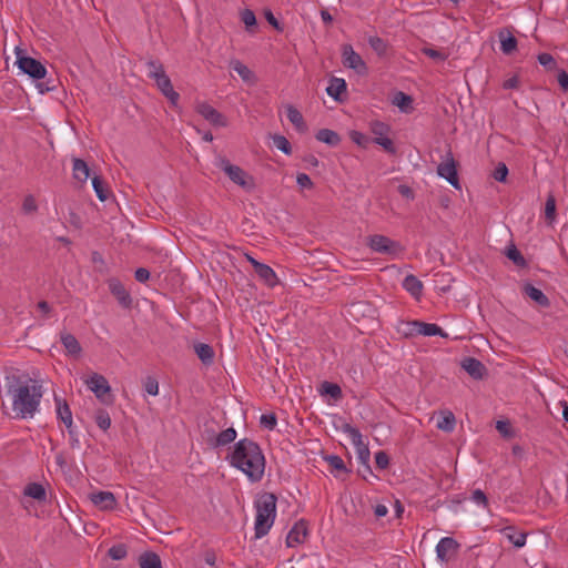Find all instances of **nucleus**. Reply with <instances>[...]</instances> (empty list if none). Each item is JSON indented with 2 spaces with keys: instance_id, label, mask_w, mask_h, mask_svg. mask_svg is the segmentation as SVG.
<instances>
[{
  "instance_id": "f03ea898",
  "label": "nucleus",
  "mask_w": 568,
  "mask_h": 568,
  "mask_svg": "<svg viewBox=\"0 0 568 568\" xmlns=\"http://www.w3.org/2000/svg\"><path fill=\"white\" fill-rule=\"evenodd\" d=\"M12 399V410L21 419L33 418L39 410L43 396L42 386L34 381L18 383L9 388Z\"/></svg>"
},
{
  "instance_id": "09e8293b",
  "label": "nucleus",
  "mask_w": 568,
  "mask_h": 568,
  "mask_svg": "<svg viewBox=\"0 0 568 568\" xmlns=\"http://www.w3.org/2000/svg\"><path fill=\"white\" fill-rule=\"evenodd\" d=\"M423 53L435 61H444L447 54L444 51L436 50L434 48H423Z\"/></svg>"
},
{
  "instance_id": "473e14b6",
  "label": "nucleus",
  "mask_w": 568,
  "mask_h": 568,
  "mask_svg": "<svg viewBox=\"0 0 568 568\" xmlns=\"http://www.w3.org/2000/svg\"><path fill=\"white\" fill-rule=\"evenodd\" d=\"M456 425V418L449 410L443 412L440 418L437 420V428L444 432H453Z\"/></svg>"
},
{
  "instance_id": "c03bdc74",
  "label": "nucleus",
  "mask_w": 568,
  "mask_h": 568,
  "mask_svg": "<svg viewBox=\"0 0 568 568\" xmlns=\"http://www.w3.org/2000/svg\"><path fill=\"white\" fill-rule=\"evenodd\" d=\"M38 204L33 195H27L22 202V211L24 214H32L37 212Z\"/></svg>"
},
{
  "instance_id": "2eb2a0df",
  "label": "nucleus",
  "mask_w": 568,
  "mask_h": 568,
  "mask_svg": "<svg viewBox=\"0 0 568 568\" xmlns=\"http://www.w3.org/2000/svg\"><path fill=\"white\" fill-rule=\"evenodd\" d=\"M54 404H55V413H57L58 419H60L65 425L70 435H72L73 417H72V412H71L68 403L64 399H62L61 397L55 395Z\"/></svg>"
},
{
  "instance_id": "338daca9",
  "label": "nucleus",
  "mask_w": 568,
  "mask_h": 568,
  "mask_svg": "<svg viewBox=\"0 0 568 568\" xmlns=\"http://www.w3.org/2000/svg\"><path fill=\"white\" fill-rule=\"evenodd\" d=\"M518 83H519L518 78L511 77L504 82V88L505 89H516L518 87Z\"/></svg>"
},
{
  "instance_id": "9b49d317",
  "label": "nucleus",
  "mask_w": 568,
  "mask_h": 568,
  "mask_svg": "<svg viewBox=\"0 0 568 568\" xmlns=\"http://www.w3.org/2000/svg\"><path fill=\"white\" fill-rule=\"evenodd\" d=\"M371 131L375 135L374 142L381 145L386 152L395 153L393 141L387 136L389 126L381 121L371 123Z\"/></svg>"
},
{
  "instance_id": "f257e3e1",
  "label": "nucleus",
  "mask_w": 568,
  "mask_h": 568,
  "mask_svg": "<svg viewBox=\"0 0 568 568\" xmlns=\"http://www.w3.org/2000/svg\"><path fill=\"white\" fill-rule=\"evenodd\" d=\"M227 460L252 483L260 481L264 476L265 457L260 446L251 439L239 440L227 456Z\"/></svg>"
},
{
  "instance_id": "5fc2aeb1",
  "label": "nucleus",
  "mask_w": 568,
  "mask_h": 568,
  "mask_svg": "<svg viewBox=\"0 0 568 568\" xmlns=\"http://www.w3.org/2000/svg\"><path fill=\"white\" fill-rule=\"evenodd\" d=\"M261 425L264 426L267 429H273L276 426V417L274 414H263L261 416Z\"/></svg>"
},
{
  "instance_id": "de8ad7c7",
  "label": "nucleus",
  "mask_w": 568,
  "mask_h": 568,
  "mask_svg": "<svg viewBox=\"0 0 568 568\" xmlns=\"http://www.w3.org/2000/svg\"><path fill=\"white\" fill-rule=\"evenodd\" d=\"M241 20L245 24L246 29L250 30L256 24V18L252 10L245 9L241 12Z\"/></svg>"
},
{
  "instance_id": "3c124183",
  "label": "nucleus",
  "mask_w": 568,
  "mask_h": 568,
  "mask_svg": "<svg viewBox=\"0 0 568 568\" xmlns=\"http://www.w3.org/2000/svg\"><path fill=\"white\" fill-rule=\"evenodd\" d=\"M538 62L548 70H552L556 67V61L549 53H540L538 55Z\"/></svg>"
},
{
  "instance_id": "c756f323",
  "label": "nucleus",
  "mask_w": 568,
  "mask_h": 568,
  "mask_svg": "<svg viewBox=\"0 0 568 568\" xmlns=\"http://www.w3.org/2000/svg\"><path fill=\"white\" fill-rule=\"evenodd\" d=\"M73 178L78 180L79 182H85L90 176V170L88 164L80 160L74 159L73 160Z\"/></svg>"
},
{
  "instance_id": "6e6d98bb",
  "label": "nucleus",
  "mask_w": 568,
  "mask_h": 568,
  "mask_svg": "<svg viewBox=\"0 0 568 568\" xmlns=\"http://www.w3.org/2000/svg\"><path fill=\"white\" fill-rule=\"evenodd\" d=\"M508 169L504 163H499L494 171V179L498 182H504L507 178Z\"/></svg>"
},
{
  "instance_id": "13d9d810",
  "label": "nucleus",
  "mask_w": 568,
  "mask_h": 568,
  "mask_svg": "<svg viewBox=\"0 0 568 568\" xmlns=\"http://www.w3.org/2000/svg\"><path fill=\"white\" fill-rule=\"evenodd\" d=\"M470 499H471V501H474L475 504H477L479 506H483V507L487 506V497L484 494V491L480 489L474 490Z\"/></svg>"
},
{
  "instance_id": "0e129e2a",
  "label": "nucleus",
  "mask_w": 568,
  "mask_h": 568,
  "mask_svg": "<svg viewBox=\"0 0 568 568\" xmlns=\"http://www.w3.org/2000/svg\"><path fill=\"white\" fill-rule=\"evenodd\" d=\"M558 83L564 90H568V73L566 71L558 73Z\"/></svg>"
},
{
  "instance_id": "7c9ffc66",
  "label": "nucleus",
  "mask_w": 568,
  "mask_h": 568,
  "mask_svg": "<svg viewBox=\"0 0 568 568\" xmlns=\"http://www.w3.org/2000/svg\"><path fill=\"white\" fill-rule=\"evenodd\" d=\"M316 139L320 142L328 144L331 146H336L341 142L339 135L329 129H322L316 133Z\"/></svg>"
},
{
  "instance_id": "69168bd1",
  "label": "nucleus",
  "mask_w": 568,
  "mask_h": 568,
  "mask_svg": "<svg viewBox=\"0 0 568 568\" xmlns=\"http://www.w3.org/2000/svg\"><path fill=\"white\" fill-rule=\"evenodd\" d=\"M265 18L270 24H272L275 29L282 30L277 19L274 17V14L271 11L265 12Z\"/></svg>"
},
{
  "instance_id": "dca6fc26",
  "label": "nucleus",
  "mask_w": 568,
  "mask_h": 568,
  "mask_svg": "<svg viewBox=\"0 0 568 568\" xmlns=\"http://www.w3.org/2000/svg\"><path fill=\"white\" fill-rule=\"evenodd\" d=\"M92 504L101 510H112L116 507V498L111 491H95L90 495Z\"/></svg>"
},
{
  "instance_id": "423d86ee",
  "label": "nucleus",
  "mask_w": 568,
  "mask_h": 568,
  "mask_svg": "<svg viewBox=\"0 0 568 568\" xmlns=\"http://www.w3.org/2000/svg\"><path fill=\"white\" fill-rule=\"evenodd\" d=\"M366 244L373 252L390 257H397L403 252L398 242L382 234L369 235L366 239Z\"/></svg>"
},
{
  "instance_id": "f8f14e48",
  "label": "nucleus",
  "mask_w": 568,
  "mask_h": 568,
  "mask_svg": "<svg viewBox=\"0 0 568 568\" xmlns=\"http://www.w3.org/2000/svg\"><path fill=\"white\" fill-rule=\"evenodd\" d=\"M459 544L452 537H443L436 545V558L440 562H448L458 551Z\"/></svg>"
},
{
  "instance_id": "4c0bfd02",
  "label": "nucleus",
  "mask_w": 568,
  "mask_h": 568,
  "mask_svg": "<svg viewBox=\"0 0 568 568\" xmlns=\"http://www.w3.org/2000/svg\"><path fill=\"white\" fill-rule=\"evenodd\" d=\"M506 256L517 266L525 267L526 260L523 254L517 250L515 245H510L506 248Z\"/></svg>"
},
{
  "instance_id": "a211bd4d",
  "label": "nucleus",
  "mask_w": 568,
  "mask_h": 568,
  "mask_svg": "<svg viewBox=\"0 0 568 568\" xmlns=\"http://www.w3.org/2000/svg\"><path fill=\"white\" fill-rule=\"evenodd\" d=\"M229 67L239 74L244 83L254 85L257 82L255 73L242 61L233 59L230 61Z\"/></svg>"
},
{
  "instance_id": "6ab92c4d",
  "label": "nucleus",
  "mask_w": 568,
  "mask_h": 568,
  "mask_svg": "<svg viewBox=\"0 0 568 568\" xmlns=\"http://www.w3.org/2000/svg\"><path fill=\"white\" fill-rule=\"evenodd\" d=\"M462 367L475 379L483 378L485 366L481 362L474 357H467L462 362Z\"/></svg>"
},
{
  "instance_id": "37998d69",
  "label": "nucleus",
  "mask_w": 568,
  "mask_h": 568,
  "mask_svg": "<svg viewBox=\"0 0 568 568\" xmlns=\"http://www.w3.org/2000/svg\"><path fill=\"white\" fill-rule=\"evenodd\" d=\"M545 217L549 222H554L556 217V200L554 195H549L545 204Z\"/></svg>"
},
{
  "instance_id": "e2e57ef3",
  "label": "nucleus",
  "mask_w": 568,
  "mask_h": 568,
  "mask_svg": "<svg viewBox=\"0 0 568 568\" xmlns=\"http://www.w3.org/2000/svg\"><path fill=\"white\" fill-rule=\"evenodd\" d=\"M388 514V508L386 505L378 504L374 507V515L377 518L385 517Z\"/></svg>"
},
{
  "instance_id": "49530a36",
  "label": "nucleus",
  "mask_w": 568,
  "mask_h": 568,
  "mask_svg": "<svg viewBox=\"0 0 568 568\" xmlns=\"http://www.w3.org/2000/svg\"><path fill=\"white\" fill-rule=\"evenodd\" d=\"M143 385H144L145 392L149 395L156 396L159 394V389H160L159 383L154 377H151V376L146 377Z\"/></svg>"
},
{
  "instance_id": "9d476101",
  "label": "nucleus",
  "mask_w": 568,
  "mask_h": 568,
  "mask_svg": "<svg viewBox=\"0 0 568 568\" xmlns=\"http://www.w3.org/2000/svg\"><path fill=\"white\" fill-rule=\"evenodd\" d=\"M342 63L345 68L354 70L359 75H366L368 68L363 58L351 44H343L341 48Z\"/></svg>"
},
{
  "instance_id": "603ef678",
  "label": "nucleus",
  "mask_w": 568,
  "mask_h": 568,
  "mask_svg": "<svg viewBox=\"0 0 568 568\" xmlns=\"http://www.w3.org/2000/svg\"><path fill=\"white\" fill-rule=\"evenodd\" d=\"M349 135L352 141L358 146L366 148L367 144L369 143L368 136L358 131H352Z\"/></svg>"
},
{
  "instance_id": "e433bc0d",
  "label": "nucleus",
  "mask_w": 568,
  "mask_h": 568,
  "mask_svg": "<svg viewBox=\"0 0 568 568\" xmlns=\"http://www.w3.org/2000/svg\"><path fill=\"white\" fill-rule=\"evenodd\" d=\"M369 47L376 52L377 55L384 57L387 53L388 44L385 40L377 36H371L367 39Z\"/></svg>"
},
{
  "instance_id": "1a4fd4ad",
  "label": "nucleus",
  "mask_w": 568,
  "mask_h": 568,
  "mask_svg": "<svg viewBox=\"0 0 568 568\" xmlns=\"http://www.w3.org/2000/svg\"><path fill=\"white\" fill-rule=\"evenodd\" d=\"M14 52L17 57L16 64L23 73L37 80L47 75V69L40 61L24 55L23 50L19 47H16Z\"/></svg>"
},
{
  "instance_id": "bb28decb",
  "label": "nucleus",
  "mask_w": 568,
  "mask_h": 568,
  "mask_svg": "<svg viewBox=\"0 0 568 568\" xmlns=\"http://www.w3.org/2000/svg\"><path fill=\"white\" fill-rule=\"evenodd\" d=\"M256 274L260 276L261 280L264 281L265 284H267L268 286H275L276 283H277V276L275 274V272L266 264H257L256 265V270H255Z\"/></svg>"
},
{
  "instance_id": "a878e982",
  "label": "nucleus",
  "mask_w": 568,
  "mask_h": 568,
  "mask_svg": "<svg viewBox=\"0 0 568 568\" xmlns=\"http://www.w3.org/2000/svg\"><path fill=\"white\" fill-rule=\"evenodd\" d=\"M286 118L297 131L304 132L306 130L303 115L295 106L291 104L286 105Z\"/></svg>"
},
{
  "instance_id": "4468645a",
  "label": "nucleus",
  "mask_w": 568,
  "mask_h": 568,
  "mask_svg": "<svg viewBox=\"0 0 568 568\" xmlns=\"http://www.w3.org/2000/svg\"><path fill=\"white\" fill-rule=\"evenodd\" d=\"M437 173L452 186L459 187L456 163L450 154H448V156L438 165Z\"/></svg>"
},
{
  "instance_id": "a18cd8bd",
  "label": "nucleus",
  "mask_w": 568,
  "mask_h": 568,
  "mask_svg": "<svg viewBox=\"0 0 568 568\" xmlns=\"http://www.w3.org/2000/svg\"><path fill=\"white\" fill-rule=\"evenodd\" d=\"M92 186L97 193V196L101 200V201H105L106 197H108V192L106 190L104 189L103 186V182L100 180L99 176H93L92 178Z\"/></svg>"
},
{
  "instance_id": "0eeeda50",
  "label": "nucleus",
  "mask_w": 568,
  "mask_h": 568,
  "mask_svg": "<svg viewBox=\"0 0 568 568\" xmlns=\"http://www.w3.org/2000/svg\"><path fill=\"white\" fill-rule=\"evenodd\" d=\"M342 432L347 435L353 446L355 447L357 459L363 464L364 468L371 473V466L368 464L371 453L368 445L364 442L361 432L347 423L342 426Z\"/></svg>"
},
{
  "instance_id": "412c9836",
  "label": "nucleus",
  "mask_w": 568,
  "mask_h": 568,
  "mask_svg": "<svg viewBox=\"0 0 568 568\" xmlns=\"http://www.w3.org/2000/svg\"><path fill=\"white\" fill-rule=\"evenodd\" d=\"M404 290L408 292L413 297L419 298L423 293V283L415 275H407L403 283Z\"/></svg>"
},
{
  "instance_id": "39448f33",
  "label": "nucleus",
  "mask_w": 568,
  "mask_h": 568,
  "mask_svg": "<svg viewBox=\"0 0 568 568\" xmlns=\"http://www.w3.org/2000/svg\"><path fill=\"white\" fill-rule=\"evenodd\" d=\"M216 165L229 176V179L234 184L239 185L244 191L251 192L255 189L254 178L242 168L232 164L224 158H220L216 162Z\"/></svg>"
},
{
  "instance_id": "bf43d9fd",
  "label": "nucleus",
  "mask_w": 568,
  "mask_h": 568,
  "mask_svg": "<svg viewBox=\"0 0 568 568\" xmlns=\"http://www.w3.org/2000/svg\"><path fill=\"white\" fill-rule=\"evenodd\" d=\"M296 183L301 189H312L313 182L311 178L305 173H298L296 176Z\"/></svg>"
},
{
  "instance_id": "ddd939ff",
  "label": "nucleus",
  "mask_w": 568,
  "mask_h": 568,
  "mask_svg": "<svg viewBox=\"0 0 568 568\" xmlns=\"http://www.w3.org/2000/svg\"><path fill=\"white\" fill-rule=\"evenodd\" d=\"M195 110L214 126L223 128L227 125L225 116L206 102H199Z\"/></svg>"
},
{
  "instance_id": "79ce46f5",
  "label": "nucleus",
  "mask_w": 568,
  "mask_h": 568,
  "mask_svg": "<svg viewBox=\"0 0 568 568\" xmlns=\"http://www.w3.org/2000/svg\"><path fill=\"white\" fill-rule=\"evenodd\" d=\"M273 144L276 149L282 151L285 154H291L292 148L288 142V140L283 135H274L273 136Z\"/></svg>"
},
{
  "instance_id": "f704fd0d",
  "label": "nucleus",
  "mask_w": 568,
  "mask_h": 568,
  "mask_svg": "<svg viewBox=\"0 0 568 568\" xmlns=\"http://www.w3.org/2000/svg\"><path fill=\"white\" fill-rule=\"evenodd\" d=\"M236 436H237L236 430L233 427H229L217 434L214 445L216 447L225 446L227 444L233 443L235 440Z\"/></svg>"
},
{
  "instance_id": "2f4dec72",
  "label": "nucleus",
  "mask_w": 568,
  "mask_h": 568,
  "mask_svg": "<svg viewBox=\"0 0 568 568\" xmlns=\"http://www.w3.org/2000/svg\"><path fill=\"white\" fill-rule=\"evenodd\" d=\"M194 351L202 363L211 364L213 362L214 351L209 344L197 343L194 345Z\"/></svg>"
},
{
  "instance_id": "052dcab7",
  "label": "nucleus",
  "mask_w": 568,
  "mask_h": 568,
  "mask_svg": "<svg viewBox=\"0 0 568 568\" xmlns=\"http://www.w3.org/2000/svg\"><path fill=\"white\" fill-rule=\"evenodd\" d=\"M496 429L505 437L511 436L509 423L506 420H498L496 423Z\"/></svg>"
},
{
  "instance_id": "5701e85b",
  "label": "nucleus",
  "mask_w": 568,
  "mask_h": 568,
  "mask_svg": "<svg viewBox=\"0 0 568 568\" xmlns=\"http://www.w3.org/2000/svg\"><path fill=\"white\" fill-rule=\"evenodd\" d=\"M392 103L403 113H410L413 111L412 97L402 91H398L393 95Z\"/></svg>"
},
{
  "instance_id": "774afa93",
  "label": "nucleus",
  "mask_w": 568,
  "mask_h": 568,
  "mask_svg": "<svg viewBox=\"0 0 568 568\" xmlns=\"http://www.w3.org/2000/svg\"><path fill=\"white\" fill-rule=\"evenodd\" d=\"M204 560L207 565L214 566L216 562V556L214 552H206Z\"/></svg>"
},
{
  "instance_id": "ea45409f",
  "label": "nucleus",
  "mask_w": 568,
  "mask_h": 568,
  "mask_svg": "<svg viewBox=\"0 0 568 568\" xmlns=\"http://www.w3.org/2000/svg\"><path fill=\"white\" fill-rule=\"evenodd\" d=\"M506 537L509 541L517 548H521L526 544V535L523 532H515L511 528H506L504 530Z\"/></svg>"
},
{
  "instance_id": "aec40b11",
  "label": "nucleus",
  "mask_w": 568,
  "mask_h": 568,
  "mask_svg": "<svg viewBox=\"0 0 568 568\" xmlns=\"http://www.w3.org/2000/svg\"><path fill=\"white\" fill-rule=\"evenodd\" d=\"M413 331L423 336H446L443 329L436 324L412 322Z\"/></svg>"
},
{
  "instance_id": "4d7b16f0",
  "label": "nucleus",
  "mask_w": 568,
  "mask_h": 568,
  "mask_svg": "<svg viewBox=\"0 0 568 568\" xmlns=\"http://www.w3.org/2000/svg\"><path fill=\"white\" fill-rule=\"evenodd\" d=\"M375 463L378 468L385 469L389 465V458L385 452L381 450L375 455Z\"/></svg>"
},
{
  "instance_id": "7ed1b4c3",
  "label": "nucleus",
  "mask_w": 568,
  "mask_h": 568,
  "mask_svg": "<svg viewBox=\"0 0 568 568\" xmlns=\"http://www.w3.org/2000/svg\"><path fill=\"white\" fill-rule=\"evenodd\" d=\"M256 515L254 523L255 538L266 536L276 517V497L273 494H263L255 503Z\"/></svg>"
},
{
  "instance_id": "680f3d73",
  "label": "nucleus",
  "mask_w": 568,
  "mask_h": 568,
  "mask_svg": "<svg viewBox=\"0 0 568 568\" xmlns=\"http://www.w3.org/2000/svg\"><path fill=\"white\" fill-rule=\"evenodd\" d=\"M150 278V272L146 268L140 267L135 271V280L144 283Z\"/></svg>"
},
{
  "instance_id": "864d4df0",
  "label": "nucleus",
  "mask_w": 568,
  "mask_h": 568,
  "mask_svg": "<svg viewBox=\"0 0 568 568\" xmlns=\"http://www.w3.org/2000/svg\"><path fill=\"white\" fill-rule=\"evenodd\" d=\"M326 462L331 467L337 470H345V464L343 459L337 455H329L326 458Z\"/></svg>"
},
{
  "instance_id": "8fccbe9b",
  "label": "nucleus",
  "mask_w": 568,
  "mask_h": 568,
  "mask_svg": "<svg viewBox=\"0 0 568 568\" xmlns=\"http://www.w3.org/2000/svg\"><path fill=\"white\" fill-rule=\"evenodd\" d=\"M109 556L114 560H121L126 556V548L123 545H116L109 549Z\"/></svg>"
},
{
  "instance_id": "b1692460",
  "label": "nucleus",
  "mask_w": 568,
  "mask_h": 568,
  "mask_svg": "<svg viewBox=\"0 0 568 568\" xmlns=\"http://www.w3.org/2000/svg\"><path fill=\"white\" fill-rule=\"evenodd\" d=\"M109 287L121 305L129 306L131 304L130 294L119 281H111Z\"/></svg>"
},
{
  "instance_id": "393cba45",
  "label": "nucleus",
  "mask_w": 568,
  "mask_h": 568,
  "mask_svg": "<svg viewBox=\"0 0 568 568\" xmlns=\"http://www.w3.org/2000/svg\"><path fill=\"white\" fill-rule=\"evenodd\" d=\"M500 50L504 54H511L517 49L516 38L508 31L499 32Z\"/></svg>"
},
{
  "instance_id": "4be33fe9",
  "label": "nucleus",
  "mask_w": 568,
  "mask_h": 568,
  "mask_svg": "<svg viewBox=\"0 0 568 568\" xmlns=\"http://www.w3.org/2000/svg\"><path fill=\"white\" fill-rule=\"evenodd\" d=\"M524 293L539 306L547 307L550 304L544 292L531 284L525 285Z\"/></svg>"
},
{
  "instance_id": "6e6552de",
  "label": "nucleus",
  "mask_w": 568,
  "mask_h": 568,
  "mask_svg": "<svg viewBox=\"0 0 568 568\" xmlns=\"http://www.w3.org/2000/svg\"><path fill=\"white\" fill-rule=\"evenodd\" d=\"M84 384L102 404L110 405L113 403L111 386L103 375L93 373L84 379Z\"/></svg>"
},
{
  "instance_id": "c9c22d12",
  "label": "nucleus",
  "mask_w": 568,
  "mask_h": 568,
  "mask_svg": "<svg viewBox=\"0 0 568 568\" xmlns=\"http://www.w3.org/2000/svg\"><path fill=\"white\" fill-rule=\"evenodd\" d=\"M141 568H162L160 557L154 552L143 554L139 559Z\"/></svg>"
},
{
  "instance_id": "72a5a7b5",
  "label": "nucleus",
  "mask_w": 568,
  "mask_h": 568,
  "mask_svg": "<svg viewBox=\"0 0 568 568\" xmlns=\"http://www.w3.org/2000/svg\"><path fill=\"white\" fill-rule=\"evenodd\" d=\"M61 342L70 355L77 356L81 353V346L78 339L71 334H63Z\"/></svg>"
},
{
  "instance_id": "c85d7f7f",
  "label": "nucleus",
  "mask_w": 568,
  "mask_h": 568,
  "mask_svg": "<svg viewBox=\"0 0 568 568\" xmlns=\"http://www.w3.org/2000/svg\"><path fill=\"white\" fill-rule=\"evenodd\" d=\"M24 496L33 498L38 501H44L47 498V493L44 487L38 483H31L24 488Z\"/></svg>"
},
{
  "instance_id": "a19ab883",
  "label": "nucleus",
  "mask_w": 568,
  "mask_h": 568,
  "mask_svg": "<svg viewBox=\"0 0 568 568\" xmlns=\"http://www.w3.org/2000/svg\"><path fill=\"white\" fill-rule=\"evenodd\" d=\"M95 423L102 429L106 430L111 426V418L106 410L100 409L95 414Z\"/></svg>"
},
{
  "instance_id": "cd10ccee",
  "label": "nucleus",
  "mask_w": 568,
  "mask_h": 568,
  "mask_svg": "<svg viewBox=\"0 0 568 568\" xmlns=\"http://www.w3.org/2000/svg\"><path fill=\"white\" fill-rule=\"evenodd\" d=\"M345 91H346V82L342 78L331 79L329 84L326 88L327 94L335 100H338L339 95Z\"/></svg>"
},
{
  "instance_id": "f3484780",
  "label": "nucleus",
  "mask_w": 568,
  "mask_h": 568,
  "mask_svg": "<svg viewBox=\"0 0 568 568\" xmlns=\"http://www.w3.org/2000/svg\"><path fill=\"white\" fill-rule=\"evenodd\" d=\"M307 536V527L304 521L296 523L287 534V547H296L305 541Z\"/></svg>"
},
{
  "instance_id": "58836bf2",
  "label": "nucleus",
  "mask_w": 568,
  "mask_h": 568,
  "mask_svg": "<svg viewBox=\"0 0 568 568\" xmlns=\"http://www.w3.org/2000/svg\"><path fill=\"white\" fill-rule=\"evenodd\" d=\"M321 393L331 396L334 399L342 397V389L337 384L324 382L321 385Z\"/></svg>"
},
{
  "instance_id": "20e7f679",
  "label": "nucleus",
  "mask_w": 568,
  "mask_h": 568,
  "mask_svg": "<svg viewBox=\"0 0 568 568\" xmlns=\"http://www.w3.org/2000/svg\"><path fill=\"white\" fill-rule=\"evenodd\" d=\"M148 75L154 80L158 89L174 106L178 105L180 94L173 89L170 78L166 75L163 64L156 60L146 62Z\"/></svg>"
}]
</instances>
